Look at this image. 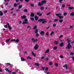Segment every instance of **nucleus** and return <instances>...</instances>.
<instances>
[{"label": "nucleus", "instance_id": "f257e3e1", "mask_svg": "<svg viewBox=\"0 0 74 74\" xmlns=\"http://www.w3.org/2000/svg\"><path fill=\"white\" fill-rule=\"evenodd\" d=\"M38 22H42V23L43 24V23H45L47 22V21H45V20L44 19H40L38 20Z\"/></svg>", "mask_w": 74, "mask_h": 74}, {"label": "nucleus", "instance_id": "f03ea898", "mask_svg": "<svg viewBox=\"0 0 74 74\" xmlns=\"http://www.w3.org/2000/svg\"><path fill=\"white\" fill-rule=\"evenodd\" d=\"M71 48V45L70 44V43H68L67 45V47H66V49H70Z\"/></svg>", "mask_w": 74, "mask_h": 74}, {"label": "nucleus", "instance_id": "7ed1b4c3", "mask_svg": "<svg viewBox=\"0 0 74 74\" xmlns=\"http://www.w3.org/2000/svg\"><path fill=\"white\" fill-rule=\"evenodd\" d=\"M44 33H45V32H44L41 31L40 33V34L41 36H42V37H44Z\"/></svg>", "mask_w": 74, "mask_h": 74}, {"label": "nucleus", "instance_id": "20e7f679", "mask_svg": "<svg viewBox=\"0 0 74 74\" xmlns=\"http://www.w3.org/2000/svg\"><path fill=\"white\" fill-rule=\"evenodd\" d=\"M38 45H36L34 47V49L35 50H37L38 48Z\"/></svg>", "mask_w": 74, "mask_h": 74}, {"label": "nucleus", "instance_id": "39448f33", "mask_svg": "<svg viewBox=\"0 0 74 74\" xmlns=\"http://www.w3.org/2000/svg\"><path fill=\"white\" fill-rule=\"evenodd\" d=\"M54 44L56 45H58L59 44V42L58 41L55 40L54 42Z\"/></svg>", "mask_w": 74, "mask_h": 74}, {"label": "nucleus", "instance_id": "423d86ee", "mask_svg": "<svg viewBox=\"0 0 74 74\" xmlns=\"http://www.w3.org/2000/svg\"><path fill=\"white\" fill-rule=\"evenodd\" d=\"M7 25L8 28H9V30H11L12 28L10 26V24H9V23H7Z\"/></svg>", "mask_w": 74, "mask_h": 74}, {"label": "nucleus", "instance_id": "0eeeda50", "mask_svg": "<svg viewBox=\"0 0 74 74\" xmlns=\"http://www.w3.org/2000/svg\"><path fill=\"white\" fill-rule=\"evenodd\" d=\"M37 15H39V16H41L42 15V14H41L40 13V12H37L36 13Z\"/></svg>", "mask_w": 74, "mask_h": 74}, {"label": "nucleus", "instance_id": "6e6552de", "mask_svg": "<svg viewBox=\"0 0 74 74\" xmlns=\"http://www.w3.org/2000/svg\"><path fill=\"white\" fill-rule=\"evenodd\" d=\"M21 18L22 19H26L27 18V16L25 15L21 16Z\"/></svg>", "mask_w": 74, "mask_h": 74}, {"label": "nucleus", "instance_id": "1a4fd4ad", "mask_svg": "<svg viewBox=\"0 0 74 74\" xmlns=\"http://www.w3.org/2000/svg\"><path fill=\"white\" fill-rule=\"evenodd\" d=\"M63 45H64V43L63 42L61 43L59 45V46H60V47H63Z\"/></svg>", "mask_w": 74, "mask_h": 74}, {"label": "nucleus", "instance_id": "9d476101", "mask_svg": "<svg viewBox=\"0 0 74 74\" xmlns=\"http://www.w3.org/2000/svg\"><path fill=\"white\" fill-rule=\"evenodd\" d=\"M62 14L61 13H59V14H55V15H56V16H60V15H62Z\"/></svg>", "mask_w": 74, "mask_h": 74}, {"label": "nucleus", "instance_id": "9b49d317", "mask_svg": "<svg viewBox=\"0 0 74 74\" xmlns=\"http://www.w3.org/2000/svg\"><path fill=\"white\" fill-rule=\"evenodd\" d=\"M66 41L68 42V44L69 43H70V42H71V40H69V39L68 38L66 39Z\"/></svg>", "mask_w": 74, "mask_h": 74}, {"label": "nucleus", "instance_id": "f8f14e48", "mask_svg": "<svg viewBox=\"0 0 74 74\" xmlns=\"http://www.w3.org/2000/svg\"><path fill=\"white\" fill-rule=\"evenodd\" d=\"M58 18H59V19H62L64 17L63 16H58Z\"/></svg>", "mask_w": 74, "mask_h": 74}, {"label": "nucleus", "instance_id": "ddd939ff", "mask_svg": "<svg viewBox=\"0 0 74 74\" xmlns=\"http://www.w3.org/2000/svg\"><path fill=\"white\" fill-rule=\"evenodd\" d=\"M47 3V1L46 0H43L42 1V4H44L45 3Z\"/></svg>", "mask_w": 74, "mask_h": 74}, {"label": "nucleus", "instance_id": "4468645a", "mask_svg": "<svg viewBox=\"0 0 74 74\" xmlns=\"http://www.w3.org/2000/svg\"><path fill=\"white\" fill-rule=\"evenodd\" d=\"M63 67H66V69H68V67H67V64H66L65 65H64L63 66Z\"/></svg>", "mask_w": 74, "mask_h": 74}, {"label": "nucleus", "instance_id": "2eb2a0df", "mask_svg": "<svg viewBox=\"0 0 74 74\" xmlns=\"http://www.w3.org/2000/svg\"><path fill=\"white\" fill-rule=\"evenodd\" d=\"M49 49H48L45 52V53H49Z\"/></svg>", "mask_w": 74, "mask_h": 74}, {"label": "nucleus", "instance_id": "dca6fc26", "mask_svg": "<svg viewBox=\"0 0 74 74\" xmlns=\"http://www.w3.org/2000/svg\"><path fill=\"white\" fill-rule=\"evenodd\" d=\"M42 5V3L40 2L38 3V6H41V5Z\"/></svg>", "mask_w": 74, "mask_h": 74}, {"label": "nucleus", "instance_id": "f3484780", "mask_svg": "<svg viewBox=\"0 0 74 74\" xmlns=\"http://www.w3.org/2000/svg\"><path fill=\"white\" fill-rule=\"evenodd\" d=\"M48 67H46L45 69V70L46 71V72H45V73H47V71H48Z\"/></svg>", "mask_w": 74, "mask_h": 74}, {"label": "nucleus", "instance_id": "a211bd4d", "mask_svg": "<svg viewBox=\"0 0 74 74\" xmlns=\"http://www.w3.org/2000/svg\"><path fill=\"white\" fill-rule=\"evenodd\" d=\"M66 4L65 3H64V4L62 5V7H63V8H64L65 6H66Z\"/></svg>", "mask_w": 74, "mask_h": 74}, {"label": "nucleus", "instance_id": "6ab92c4d", "mask_svg": "<svg viewBox=\"0 0 74 74\" xmlns=\"http://www.w3.org/2000/svg\"><path fill=\"white\" fill-rule=\"evenodd\" d=\"M34 16V14L33 13H31V15H30V16L31 17Z\"/></svg>", "mask_w": 74, "mask_h": 74}, {"label": "nucleus", "instance_id": "aec40b11", "mask_svg": "<svg viewBox=\"0 0 74 74\" xmlns=\"http://www.w3.org/2000/svg\"><path fill=\"white\" fill-rule=\"evenodd\" d=\"M3 15V13L1 12V11H0V16H2Z\"/></svg>", "mask_w": 74, "mask_h": 74}, {"label": "nucleus", "instance_id": "412c9836", "mask_svg": "<svg viewBox=\"0 0 74 74\" xmlns=\"http://www.w3.org/2000/svg\"><path fill=\"white\" fill-rule=\"evenodd\" d=\"M21 61H26V60L25 59L22 58H21Z\"/></svg>", "mask_w": 74, "mask_h": 74}, {"label": "nucleus", "instance_id": "4be33fe9", "mask_svg": "<svg viewBox=\"0 0 74 74\" xmlns=\"http://www.w3.org/2000/svg\"><path fill=\"white\" fill-rule=\"evenodd\" d=\"M29 23L28 22H26L25 21L23 22V25H25V24H28Z\"/></svg>", "mask_w": 74, "mask_h": 74}, {"label": "nucleus", "instance_id": "5701e85b", "mask_svg": "<svg viewBox=\"0 0 74 74\" xmlns=\"http://www.w3.org/2000/svg\"><path fill=\"white\" fill-rule=\"evenodd\" d=\"M34 18H35V19L36 20V21H37L38 19V17L37 16H35Z\"/></svg>", "mask_w": 74, "mask_h": 74}, {"label": "nucleus", "instance_id": "b1692460", "mask_svg": "<svg viewBox=\"0 0 74 74\" xmlns=\"http://www.w3.org/2000/svg\"><path fill=\"white\" fill-rule=\"evenodd\" d=\"M38 29H36V30L35 31V33H36V34H37V33H38Z\"/></svg>", "mask_w": 74, "mask_h": 74}, {"label": "nucleus", "instance_id": "393cba45", "mask_svg": "<svg viewBox=\"0 0 74 74\" xmlns=\"http://www.w3.org/2000/svg\"><path fill=\"white\" fill-rule=\"evenodd\" d=\"M43 9H44V8L42 7H41L40 8V10L41 11H42Z\"/></svg>", "mask_w": 74, "mask_h": 74}, {"label": "nucleus", "instance_id": "a878e982", "mask_svg": "<svg viewBox=\"0 0 74 74\" xmlns=\"http://www.w3.org/2000/svg\"><path fill=\"white\" fill-rule=\"evenodd\" d=\"M22 5H20L18 6V9H20L21 8H22Z\"/></svg>", "mask_w": 74, "mask_h": 74}, {"label": "nucleus", "instance_id": "bb28decb", "mask_svg": "<svg viewBox=\"0 0 74 74\" xmlns=\"http://www.w3.org/2000/svg\"><path fill=\"white\" fill-rule=\"evenodd\" d=\"M35 66H39V64L38 63H35Z\"/></svg>", "mask_w": 74, "mask_h": 74}, {"label": "nucleus", "instance_id": "cd10ccee", "mask_svg": "<svg viewBox=\"0 0 74 74\" xmlns=\"http://www.w3.org/2000/svg\"><path fill=\"white\" fill-rule=\"evenodd\" d=\"M32 55H33V56H34V57H35L36 56L35 54H34V53L33 52V51L32 52Z\"/></svg>", "mask_w": 74, "mask_h": 74}, {"label": "nucleus", "instance_id": "c85d7f7f", "mask_svg": "<svg viewBox=\"0 0 74 74\" xmlns=\"http://www.w3.org/2000/svg\"><path fill=\"white\" fill-rule=\"evenodd\" d=\"M57 48H58V47L56 46L54 47L53 48L54 50H56V49H57Z\"/></svg>", "mask_w": 74, "mask_h": 74}, {"label": "nucleus", "instance_id": "c756f323", "mask_svg": "<svg viewBox=\"0 0 74 74\" xmlns=\"http://www.w3.org/2000/svg\"><path fill=\"white\" fill-rule=\"evenodd\" d=\"M49 64L50 66H51V65H52V64H53V62H49Z\"/></svg>", "mask_w": 74, "mask_h": 74}, {"label": "nucleus", "instance_id": "7c9ffc66", "mask_svg": "<svg viewBox=\"0 0 74 74\" xmlns=\"http://www.w3.org/2000/svg\"><path fill=\"white\" fill-rule=\"evenodd\" d=\"M74 8L73 7H69L68 8V9H69V10H72V9H73Z\"/></svg>", "mask_w": 74, "mask_h": 74}, {"label": "nucleus", "instance_id": "2f4dec72", "mask_svg": "<svg viewBox=\"0 0 74 74\" xmlns=\"http://www.w3.org/2000/svg\"><path fill=\"white\" fill-rule=\"evenodd\" d=\"M10 39H8L6 40V42H8L9 41H10Z\"/></svg>", "mask_w": 74, "mask_h": 74}, {"label": "nucleus", "instance_id": "473e14b6", "mask_svg": "<svg viewBox=\"0 0 74 74\" xmlns=\"http://www.w3.org/2000/svg\"><path fill=\"white\" fill-rule=\"evenodd\" d=\"M15 42H19V39L18 38L16 40H15Z\"/></svg>", "mask_w": 74, "mask_h": 74}, {"label": "nucleus", "instance_id": "72a5a7b5", "mask_svg": "<svg viewBox=\"0 0 74 74\" xmlns=\"http://www.w3.org/2000/svg\"><path fill=\"white\" fill-rule=\"evenodd\" d=\"M63 20H59V22H60V23H62V22H63Z\"/></svg>", "mask_w": 74, "mask_h": 74}, {"label": "nucleus", "instance_id": "f704fd0d", "mask_svg": "<svg viewBox=\"0 0 74 74\" xmlns=\"http://www.w3.org/2000/svg\"><path fill=\"white\" fill-rule=\"evenodd\" d=\"M74 12H72V13H71L70 14V15H71V16H74Z\"/></svg>", "mask_w": 74, "mask_h": 74}, {"label": "nucleus", "instance_id": "c9c22d12", "mask_svg": "<svg viewBox=\"0 0 74 74\" xmlns=\"http://www.w3.org/2000/svg\"><path fill=\"white\" fill-rule=\"evenodd\" d=\"M58 19H54V22H58Z\"/></svg>", "mask_w": 74, "mask_h": 74}, {"label": "nucleus", "instance_id": "e433bc0d", "mask_svg": "<svg viewBox=\"0 0 74 74\" xmlns=\"http://www.w3.org/2000/svg\"><path fill=\"white\" fill-rule=\"evenodd\" d=\"M27 29H28L29 30H30V29H31V27L30 26H28L27 27Z\"/></svg>", "mask_w": 74, "mask_h": 74}, {"label": "nucleus", "instance_id": "4c0bfd02", "mask_svg": "<svg viewBox=\"0 0 74 74\" xmlns=\"http://www.w3.org/2000/svg\"><path fill=\"white\" fill-rule=\"evenodd\" d=\"M31 40H32L33 42H34V41H35V39H34V38H32Z\"/></svg>", "mask_w": 74, "mask_h": 74}, {"label": "nucleus", "instance_id": "58836bf2", "mask_svg": "<svg viewBox=\"0 0 74 74\" xmlns=\"http://www.w3.org/2000/svg\"><path fill=\"white\" fill-rule=\"evenodd\" d=\"M63 14H64V16H66V15H67V13H66V12H65L63 13Z\"/></svg>", "mask_w": 74, "mask_h": 74}, {"label": "nucleus", "instance_id": "ea45409f", "mask_svg": "<svg viewBox=\"0 0 74 74\" xmlns=\"http://www.w3.org/2000/svg\"><path fill=\"white\" fill-rule=\"evenodd\" d=\"M24 12H27V9H25L23 10Z\"/></svg>", "mask_w": 74, "mask_h": 74}, {"label": "nucleus", "instance_id": "a19ab883", "mask_svg": "<svg viewBox=\"0 0 74 74\" xmlns=\"http://www.w3.org/2000/svg\"><path fill=\"white\" fill-rule=\"evenodd\" d=\"M59 57L61 58V59H63L64 57H63V56L62 55L60 56Z\"/></svg>", "mask_w": 74, "mask_h": 74}, {"label": "nucleus", "instance_id": "79ce46f5", "mask_svg": "<svg viewBox=\"0 0 74 74\" xmlns=\"http://www.w3.org/2000/svg\"><path fill=\"white\" fill-rule=\"evenodd\" d=\"M28 21V20L27 19H26L24 20V22H27Z\"/></svg>", "mask_w": 74, "mask_h": 74}, {"label": "nucleus", "instance_id": "37998d69", "mask_svg": "<svg viewBox=\"0 0 74 74\" xmlns=\"http://www.w3.org/2000/svg\"><path fill=\"white\" fill-rule=\"evenodd\" d=\"M7 10H5L3 12L4 14H5V13H7Z\"/></svg>", "mask_w": 74, "mask_h": 74}, {"label": "nucleus", "instance_id": "c03bdc74", "mask_svg": "<svg viewBox=\"0 0 74 74\" xmlns=\"http://www.w3.org/2000/svg\"><path fill=\"white\" fill-rule=\"evenodd\" d=\"M54 33V32H52L51 33H50V35L51 36H52V34H53Z\"/></svg>", "mask_w": 74, "mask_h": 74}, {"label": "nucleus", "instance_id": "a18cd8bd", "mask_svg": "<svg viewBox=\"0 0 74 74\" xmlns=\"http://www.w3.org/2000/svg\"><path fill=\"white\" fill-rule=\"evenodd\" d=\"M36 36L37 37H38V36H40V35L38 34H36Z\"/></svg>", "mask_w": 74, "mask_h": 74}, {"label": "nucleus", "instance_id": "49530a36", "mask_svg": "<svg viewBox=\"0 0 74 74\" xmlns=\"http://www.w3.org/2000/svg\"><path fill=\"white\" fill-rule=\"evenodd\" d=\"M17 6V4L16 3H14V7H16Z\"/></svg>", "mask_w": 74, "mask_h": 74}, {"label": "nucleus", "instance_id": "de8ad7c7", "mask_svg": "<svg viewBox=\"0 0 74 74\" xmlns=\"http://www.w3.org/2000/svg\"><path fill=\"white\" fill-rule=\"evenodd\" d=\"M37 29V26L35 25L34 27V29Z\"/></svg>", "mask_w": 74, "mask_h": 74}, {"label": "nucleus", "instance_id": "09e8293b", "mask_svg": "<svg viewBox=\"0 0 74 74\" xmlns=\"http://www.w3.org/2000/svg\"><path fill=\"white\" fill-rule=\"evenodd\" d=\"M63 1V0H59V2L60 3H62V2Z\"/></svg>", "mask_w": 74, "mask_h": 74}, {"label": "nucleus", "instance_id": "8fccbe9b", "mask_svg": "<svg viewBox=\"0 0 74 74\" xmlns=\"http://www.w3.org/2000/svg\"><path fill=\"white\" fill-rule=\"evenodd\" d=\"M27 59H31V58H30V56H28L27 57Z\"/></svg>", "mask_w": 74, "mask_h": 74}, {"label": "nucleus", "instance_id": "3c124183", "mask_svg": "<svg viewBox=\"0 0 74 74\" xmlns=\"http://www.w3.org/2000/svg\"><path fill=\"white\" fill-rule=\"evenodd\" d=\"M30 19L31 20H32V21H33L34 20V18H32V17H31L30 18Z\"/></svg>", "mask_w": 74, "mask_h": 74}, {"label": "nucleus", "instance_id": "603ef678", "mask_svg": "<svg viewBox=\"0 0 74 74\" xmlns=\"http://www.w3.org/2000/svg\"><path fill=\"white\" fill-rule=\"evenodd\" d=\"M1 7L2 8H4V6L2 5H1Z\"/></svg>", "mask_w": 74, "mask_h": 74}, {"label": "nucleus", "instance_id": "864d4df0", "mask_svg": "<svg viewBox=\"0 0 74 74\" xmlns=\"http://www.w3.org/2000/svg\"><path fill=\"white\" fill-rule=\"evenodd\" d=\"M5 71H8L9 70L8 69L6 68L5 69Z\"/></svg>", "mask_w": 74, "mask_h": 74}, {"label": "nucleus", "instance_id": "5fc2aeb1", "mask_svg": "<svg viewBox=\"0 0 74 74\" xmlns=\"http://www.w3.org/2000/svg\"><path fill=\"white\" fill-rule=\"evenodd\" d=\"M8 73H11V72H12V71H10L9 70H8Z\"/></svg>", "mask_w": 74, "mask_h": 74}, {"label": "nucleus", "instance_id": "6e6d98bb", "mask_svg": "<svg viewBox=\"0 0 74 74\" xmlns=\"http://www.w3.org/2000/svg\"><path fill=\"white\" fill-rule=\"evenodd\" d=\"M37 41H38V40H37V39H36L35 40L34 42H37Z\"/></svg>", "mask_w": 74, "mask_h": 74}, {"label": "nucleus", "instance_id": "4d7b16f0", "mask_svg": "<svg viewBox=\"0 0 74 74\" xmlns=\"http://www.w3.org/2000/svg\"><path fill=\"white\" fill-rule=\"evenodd\" d=\"M55 65L56 66H58V64L57 63H55Z\"/></svg>", "mask_w": 74, "mask_h": 74}, {"label": "nucleus", "instance_id": "13d9d810", "mask_svg": "<svg viewBox=\"0 0 74 74\" xmlns=\"http://www.w3.org/2000/svg\"><path fill=\"white\" fill-rule=\"evenodd\" d=\"M4 27H5V28H7V25H4Z\"/></svg>", "mask_w": 74, "mask_h": 74}, {"label": "nucleus", "instance_id": "bf43d9fd", "mask_svg": "<svg viewBox=\"0 0 74 74\" xmlns=\"http://www.w3.org/2000/svg\"><path fill=\"white\" fill-rule=\"evenodd\" d=\"M56 24H54L53 25V27H55V26H56Z\"/></svg>", "mask_w": 74, "mask_h": 74}, {"label": "nucleus", "instance_id": "052dcab7", "mask_svg": "<svg viewBox=\"0 0 74 74\" xmlns=\"http://www.w3.org/2000/svg\"><path fill=\"white\" fill-rule=\"evenodd\" d=\"M74 55V53H71L70 54V55Z\"/></svg>", "mask_w": 74, "mask_h": 74}, {"label": "nucleus", "instance_id": "680f3d73", "mask_svg": "<svg viewBox=\"0 0 74 74\" xmlns=\"http://www.w3.org/2000/svg\"><path fill=\"white\" fill-rule=\"evenodd\" d=\"M63 37V35H62L60 36V38H62V37Z\"/></svg>", "mask_w": 74, "mask_h": 74}, {"label": "nucleus", "instance_id": "e2e57ef3", "mask_svg": "<svg viewBox=\"0 0 74 74\" xmlns=\"http://www.w3.org/2000/svg\"><path fill=\"white\" fill-rule=\"evenodd\" d=\"M19 11H20V10L19 9H17V10H16V11H17V12Z\"/></svg>", "mask_w": 74, "mask_h": 74}, {"label": "nucleus", "instance_id": "0e129e2a", "mask_svg": "<svg viewBox=\"0 0 74 74\" xmlns=\"http://www.w3.org/2000/svg\"><path fill=\"white\" fill-rule=\"evenodd\" d=\"M30 5H31V7H34V4H31Z\"/></svg>", "mask_w": 74, "mask_h": 74}, {"label": "nucleus", "instance_id": "69168bd1", "mask_svg": "<svg viewBox=\"0 0 74 74\" xmlns=\"http://www.w3.org/2000/svg\"><path fill=\"white\" fill-rule=\"evenodd\" d=\"M73 27V26H70L69 29H71Z\"/></svg>", "mask_w": 74, "mask_h": 74}, {"label": "nucleus", "instance_id": "338daca9", "mask_svg": "<svg viewBox=\"0 0 74 74\" xmlns=\"http://www.w3.org/2000/svg\"><path fill=\"white\" fill-rule=\"evenodd\" d=\"M72 59L73 60V61H74V57H72Z\"/></svg>", "mask_w": 74, "mask_h": 74}, {"label": "nucleus", "instance_id": "774afa93", "mask_svg": "<svg viewBox=\"0 0 74 74\" xmlns=\"http://www.w3.org/2000/svg\"><path fill=\"white\" fill-rule=\"evenodd\" d=\"M45 60L46 61H48V58H46Z\"/></svg>", "mask_w": 74, "mask_h": 74}]
</instances>
